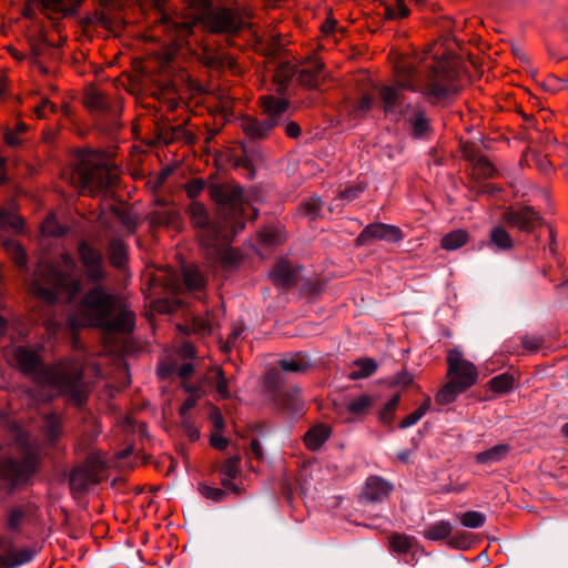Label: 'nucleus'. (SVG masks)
Masks as SVG:
<instances>
[{
	"label": "nucleus",
	"mask_w": 568,
	"mask_h": 568,
	"mask_svg": "<svg viewBox=\"0 0 568 568\" xmlns=\"http://www.w3.org/2000/svg\"><path fill=\"white\" fill-rule=\"evenodd\" d=\"M435 47L429 45L418 62L403 58L395 63L394 84L378 89L379 104L386 116L403 113L404 91L420 93L430 105L449 101L459 93L458 72L449 59L429 55Z\"/></svg>",
	"instance_id": "f257e3e1"
},
{
	"label": "nucleus",
	"mask_w": 568,
	"mask_h": 568,
	"mask_svg": "<svg viewBox=\"0 0 568 568\" xmlns=\"http://www.w3.org/2000/svg\"><path fill=\"white\" fill-rule=\"evenodd\" d=\"M21 373L32 375V381L43 387H50L57 395L64 396L77 406L87 402L88 389L82 381L83 364L74 357H65L54 364L41 366L38 352L16 347L9 358Z\"/></svg>",
	"instance_id": "f03ea898"
},
{
	"label": "nucleus",
	"mask_w": 568,
	"mask_h": 568,
	"mask_svg": "<svg viewBox=\"0 0 568 568\" xmlns=\"http://www.w3.org/2000/svg\"><path fill=\"white\" fill-rule=\"evenodd\" d=\"M197 23L213 33H233L241 28L242 19L232 8H212V0H183L181 12L161 13L153 28L178 45Z\"/></svg>",
	"instance_id": "7ed1b4c3"
},
{
	"label": "nucleus",
	"mask_w": 568,
	"mask_h": 568,
	"mask_svg": "<svg viewBox=\"0 0 568 568\" xmlns=\"http://www.w3.org/2000/svg\"><path fill=\"white\" fill-rule=\"evenodd\" d=\"M135 313L101 284L88 290L69 316L70 325L95 327L105 333L130 334L135 327Z\"/></svg>",
	"instance_id": "20e7f679"
},
{
	"label": "nucleus",
	"mask_w": 568,
	"mask_h": 568,
	"mask_svg": "<svg viewBox=\"0 0 568 568\" xmlns=\"http://www.w3.org/2000/svg\"><path fill=\"white\" fill-rule=\"evenodd\" d=\"M61 265L40 261L37 265L31 283L33 296L52 305L61 292L68 294V302H72L80 293L81 281L73 276L77 264L69 253H62Z\"/></svg>",
	"instance_id": "39448f33"
},
{
	"label": "nucleus",
	"mask_w": 568,
	"mask_h": 568,
	"mask_svg": "<svg viewBox=\"0 0 568 568\" xmlns=\"http://www.w3.org/2000/svg\"><path fill=\"white\" fill-rule=\"evenodd\" d=\"M119 174L92 156L83 158L70 176V182L81 194L94 196L103 190L114 186Z\"/></svg>",
	"instance_id": "423d86ee"
},
{
	"label": "nucleus",
	"mask_w": 568,
	"mask_h": 568,
	"mask_svg": "<svg viewBox=\"0 0 568 568\" xmlns=\"http://www.w3.org/2000/svg\"><path fill=\"white\" fill-rule=\"evenodd\" d=\"M191 226L195 230L199 243L204 247L216 246L219 241L226 243L229 230L219 221L211 220L206 206L199 201H192L185 209Z\"/></svg>",
	"instance_id": "0eeeda50"
},
{
	"label": "nucleus",
	"mask_w": 568,
	"mask_h": 568,
	"mask_svg": "<svg viewBox=\"0 0 568 568\" xmlns=\"http://www.w3.org/2000/svg\"><path fill=\"white\" fill-rule=\"evenodd\" d=\"M447 376L459 386V390H467L476 384L478 372L476 366L463 358L460 352L450 351L447 355Z\"/></svg>",
	"instance_id": "6e6552de"
},
{
	"label": "nucleus",
	"mask_w": 568,
	"mask_h": 568,
	"mask_svg": "<svg viewBox=\"0 0 568 568\" xmlns=\"http://www.w3.org/2000/svg\"><path fill=\"white\" fill-rule=\"evenodd\" d=\"M78 255L85 271V276L91 283L101 284L106 280L108 272L104 266V257L99 248L81 241L78 245Z\"/></svg>",
	"instance_id": "1a4fd4ad"
},
{
	"label": "nucleus",
	"mask_w": 568,
	"mask_h": 568,
	"mask_svg": "<svg viewBox=\"0 0 568 568\" xmlns=\"http://www.w3.org/2000/svg\"><path fill=\"white\" fill-rule=\"evenodd\" d=\"M38 457L34 453H28L20 462L7 459L0 463V477L10 486L26 483L37 470Z\"/></svg>",
	"instance_id": "9d476101"
},
{
	"label": "nucleus",
	"mask_w": 568,
	"mask_h": 568,
	"mask_svg": "<svg viewBox=\"0 0 568 568\" xmlns=\"http://www.w3.org/2000/svg\"><path fill=\"white\" fill-rule=\"evenodd\" d=\"M83 104L90 112L103 115H116L122 110V101L118 94L102 91L93 85L85 89Z\"/></svg>",
	"instance_id": "9b49d317"
},
{
	"label": "nucleus",
	"mask_w": 568,
	"mask_h": 568,
	"mask_svg": "<svg viewBox=\"0 0 568 568\" xmlns=\"http://www.w3.org/2000/svg\"><path fill=\"white\" fill-rule=\"evenodd\" d=\"M209 196L217 205L229 207L234 214L243 211V189L234 183H212Z\"/></svg>",
	"instance_id": "f8f14e48"
},
{
	"label": "nucleus",
	"mask_w": 568,
	"mask_h": 568,
	"mask_svg": "<svg viewBox=\"0 0 568 568\" xmlns=\"http://www.w3.org/2000/svg\"><path fill=\"white\" fill-rule=\"evenodd\" d=\"M102 470L103 465L98 457H88L81 466L72 470L69 480L71 489L81 493L98 484Z\"/></svg>",
	"instance_id": "ddd939ff"
},
{
	"label": "nucleus",
	"mask_w": 568,
	"mask_h": 568,
	"mask_svg": "<svg viewBox=\"0 0 568 568\" xmlns=\"http://www.w3.org/2000/svg\"><path fill=\"white\" fill-rule=\"evenodd\" d=\"M404 235L398 226L385 223H371L365 226L355 240L357 246L365 245L372 241L400 242Z\"/></svg>",
	"instance_id": "4468645a"
},
{
	"label": "nucleus",
	"mask_w": 568,
	"mask_h": 568,
	"mask_svg": "<svg viewBox=\"0 0 568 568\" xmlns=\"http://www.w3.org/2000/svg\"><path fill=\"white\" fill-rule=\"evenodd\" d=\"M301 270V266L294 265L287 258L282 257L268 273V278L274 286L288 290L298 284Z\"/></svg>",
	"instance_id": "2eb2a0df"
},
{
	"label": "nucleus",
	"mask_w": 568,
	"mask_h": 568,
	"mask_svg": "<svg viewBox=\"0 0 568 568\" xmlns=\"http://www.w3.org/2000/svg\"><path fill=\"white\" fill-rule=\"evenodd\" d=\"M504 220L513 227L529 232L539 223L540 217L532 207L524 206L509 210L505 213Z\"/></svg>",
	"instance_id": "dca6fc26"
},
{
	"label": "nucleus",
	"mask_w": 568,
	"mask_h": 568,
	"mask_svg": "<svg viewBox=\"0 0 568 568\" xmlns=\"http://www.w3.org/2000/svg\"><path fill=\"white\" fill-rule=\"evenodd\" d=\"M40 11L49 19H61L74 14L83 0H38Z\"/></svg>",
	"instance_id": "f3484780"
},
{
	"label": "nucleus",
	"mask_w": 568,
	"mask_h": 568,
	"mask_svg": "<svg viewBox=\"0 0 568 568\" xmlns=\"http://www.w3.org/2000/svg\"><path fill=\"white\" fill-rule=\"evenodd\" d=\"M244 229V223H236L233 231H229V240L226 243H222L220 240L216 246H211L214 253L217 255L219 260L222 263L223 268L231 270L241 262V254L237 250L230 246V243L233 240V236L236 234L239 230Z\"/></svg>",
	"instance_id": "a211bd4d"
},
{
	"label": "nucleus",
	"mask_w": 568,
	"mask_h": 568,
	"mask_svg": "<svg viewBox=\"0 0 568 568\" xmlns=\"http://www.w3.org/2000/svg\"><path fill=\"white\" fill-rule=\"evenodd\" d=\"M260 106L267 124L272 123V129L277 126L288 108V103L284 99L274 98L265 94L258 99Z\"/></svg>",
	"instance_id": "6ab92c4d"
},
{
	"label": "nucleus",
	"mask_w": 568,
	"mask_h": 568,
	"mask_svg": "<svg viewBox=\"0 0 568 568\" xmlns=\"http://www.w3.org/2000/svg\"><path fill=\"white\" fill-rule=\"evenodd\" d=\"M393 490V485L379 476H369L362 489V498L367 503H382Z\"/></svg>",
	"instance_id": "aec40b11"
},
{
	"label": "nucleus",
	"mask_w": 568,
	"mask_h": 568,
	"mask_svg": "<svg viewBox=\"0 0 568 568\" xmlns=\"http://www.w3.org/2000/svg\"><path fill=\"white\" fill-rule=\"evenodd\" d=\"M12 542L6 537H0V550L6 552L0 556V564L6 566L7 568H14L20 565L29 562L34 552L29 548H22L18 550H11Z\"/></svg>",
	"instance_id": "412c9836"
},
{
	"label": "nucleus",
	"mask_w": 568,
	"mask_h": 568,
	"mask_svg": "<svg viewBox=\"0 0 568 568\" xmlns=\"http://www.w3.org/2000/svg\"><path fill=\"white\" fill-rule=\"evenodd\" d=\"M149 222L153 227L164 226L173 230H180L182 225V217L178 210L162 205L149 214Z\"/></svg>",
	"instance_id": "4be33fe9"
},
{
	"label": "nucleus",
	"mask_w": 568,
	"mask_h": 568,
	"mask_svg": "<svg viewBox=\"0 0 568 568\" xmlns=\"http://www.w3.org/2000/svg\"><path fill=\"white\" fill-rule=\"evenodd\" d=\"M375 404V399L368 394H362L351 399L346 405L348 416L344 419L345 423H353L363 420L371 412Z\"/></svg>",
	"instance_id": "5701e85b"
},
{
	"label": "nucleus",
	"mask_w": 568,
	"mask_h": 568,
	"mask_svg": "<svg viewBox=\"0 0 568 568\" xmlns=\"http://www.w3.org/2000/svg\"><path fill=\"white\" fill-rule=\"evenodd\" d=\"M333 433L329 425L320 423L311 427L303 436L304 446L311 452L320 450Z\"/></svg>",
	"instance_id": "b1692460"
},
{
	"label": "nucleus",
	"mask_w": 568,
	"mask_h": 568,
	"mask_svg": "<svg viewBox=\"0 0 568 568\" xmlns=\"http://www.w3.org/2000/svg\"><path fill=\"white\" fill-rule=\"evenodd\" d=\"M240 126L244 134L250 140H263L268 136L272 129V123L267 124L266 121L258 120L251 115H245L240 119Z\"/></svg>",
	"instance_id": "393cba45"
},
{
	"label": "nucleus",
	"mask_w": 568,
	"mask_h": 568,
	"mask_svg": "<svg viewBox=\"0 0 568 568\" xmlns=\"http://www.w3.org/2000/svg\"><path fill=\"white\" fill-rule=\"evenodd\" d=\"M240 463L241 457L237 455L231 456L223 463L220 468V474L222 475L221 484L223 487L233 490L236 489L233 479L240 474Z\"/></svg>",
	"instance_id": "a878e982"
},
{
	"label": "nucleus",
	"mask_w": 568,
	"mask_h": 568,
	"mask_svg": "<svg viewBox=\"0 0 568 568\" xmlns=\"http://www.w3.org/2000/svg\"><path fill=\"white\" fill-rule=\"evenodd\" d=\"M323 64L313 62L304 65L297 73V81L307 88H315L320 83Z\"/></svg>",
	"instance_id": "bb28decb"
},
{
	"label": "nucleus",
	"mask_w": 568,
	"mask_h": 568,
	"mask_svg": "<svg viewBox=\"0 0 568 568\" xmlns=\"http://www.w3.org/2000/svg\"><path fill=\"white\" fill-rule=\"evenodd\" d=\"M257 239L265 246H278L286 241V233L280 226H265L258 231Z\"/></svg>",
	"instance_id": "cd10ccee"
},
{
	"label": "nucleus",
	"mask_w": 568,
	"mask_h": 568,
	"mask_svg": "<svg viewBox=\"0 0 568 568\" xmlns=\"http://www.w3.org/2000/svg\"><path fill=\"white\" fill-rule=\"evenodd\" d=\"M469 239L470 236L468 231L457 229L442 237L440 247L446 251H455L466 245L469 242Z\"/></svg>",
	"instance_id": "c85d7f7f"
},
{
	"label": "nucleus",
	"mask_w": 568,
	"mask_h": 568,
	"mask_svg": "<svg viewBox=\"0 0 568 568\" xmlns=\"http://www.w3.org/2000/svg\"><path fill=\"white\" fill-rule=\"evenodd\" d=\"M209 384L214 385L221 398L226 399L230 397L229 382L221 367L210 368L206 373Z\"/></svg>",
	"instance_id": "c756f323"
},
{
	"label": "nucleus",
	"mask_w": 568,
	"mask_h": 568,
	"mask_svg": "<svg viewBox=\"0 0 568 568\" xmlns=\"http://www.w3.org/2000/svg\"><path fill=\"white\" fill-rule=\"evenodd\" d=\"M453 526L448 520H439L429 525L424 531L423 536L427 540L438 541L450 536Z\"/></svg>",
	"instance_id": "7c9ffc66"
},
{
	"label": "nucleus",
	"mask_w": 568,
	"mask_h": 568,
	"mask_svg": "<svg viewBox=\"0 0 568 568\" xmlns=\"http://www.w3.org/2000/svg\"><path fill=\"white\" fill-rule=\"evenodd\" d=\"M510 450L509 445L507 444H499L496 445L485 452L478 453L475 457V460L478 464H488V463H496L500 462L503 458H505Z\"/></svg>",
	"instance_id": "2f4dec72"
},
{
	"label": "nucleus",
	"mask_w": 568,
	"mask_h": 568,
	"mask_svg": "<svg viewBox=\"0 0 568 568\" xmlns=\"http://www.w3.org/2000/svg\"><path fill=\"white\" fill-rule=\"evenodd\" d=\"M108 255L110 263L116 267H122L126 262V248L124 243L119 239H113L108 245Z\"/></svg>",
	"instance_id": "473e14b6"
},
{
	"label": "nucleus",
	"mask_w": 568,
	"mask_h": 568,
	"mask_svg": "<svg viewBox=\"0 0 568 568\" xmlns=\"http://www.w3.org/2000/svg\"><path fill=\"white\" fill-rule=\"evenodd\" d=\"M412 135L416 139L424 138L432 130L429 119L424 110H418L409 120Z\"/></svg>",
	"instance_id": "72a5a7b5"
},
{
	"label": "nucleus",
	"mask_w": 568,
	"mask_h": 568,
	"mask_svg": "<svg viewBox=\"0 0 568 568\" xmlns=\"http://www.w3.org/2000/svg\"><path fill=\"white\" fill-rule=\"evenodd\" d=\"M44 434L50 443H55L62 435L61 416L52 413L44 417Z\"/></svg>",
	"instance_id": "f704fd0d"
},
{
	"label": "nucleus",
	"mask_w": 568,
	"mask_h": 568,
	"mask_svg": "<svg viewBox=\"0 0 568 568\" xmlns=\"http://www.w3.org/2000/svg\"><path fill=\"white\" fill-rule=\"evenodd\" d=\"M183 280L190 291H200L205 285V280L196 266L183 268Z\"/></svg>",
	"instance_id": "c9c22d12"
},
{
	"label": "nucleus",
	"mask_w": 568,
	"mask_h": 568,
	"mask_svg": "<svg viewBox=\"0 0 568 568\" xmlns=\"http://www.w3.org/2000/svg\"><path fill=\"white\" fill-rule=\"evenodd\" d=\"M515 384V378L509 373H503L488 382L489 389L497 394L509 393Z\"/></svg>",
	"instance_id": "e433bc0d"
},
{
	"label": "nucleus",
	"mask_w": 568,
	"mask_h": 568,
	"mask_svg": "<svg viewBox=\"0 0 568 568\" xmlns=\"http://www.w3.org/2000/svg\"><path fill=\"white\" fill-rule=\"evenodd\" d=\"M23 227V220L16 212L0 209V230L12 229L20 232Z\"/></svg>",
	"instance_id": "4c0bfd02"
},
{
	"label": "nucleus",
	"mask_w": 568,
	"mask_h": 568,
	"mask_svg": "<svg viewBox=\"0 0 568 568\" xmlns=\"http://www.w3.org/2000/svg\"><path fill=\"white\" fill-rule=\"evenodd\" d=\"M463 392L464 390H459L458 385H456L449 379V382L446 385H444L435 395V402L438 405L450 404L456 399V396Z\"/></svg>",
	"instance_id": "58836bf2"
},
{
	"label": "nucleus",
	"mask_w": 568,
	"mask_h": 568,
	"mask_svg": "<svg viewBox=\"0 0 568 568\" xmlns=\"http://www.w3.org/2000/svg\"><path fill=\"white\" fill-rule=\"evenodd\" d=\"M400 400V395L395 394L385 405L382 407V409L378 413V419L384 425H392L395 418V413L398 407Z\"/></svg>",
	"instance_id": "ea45409f"
},
{
	"label": "nucleus",
	"mask_w": 568,
	"mask_h": 568,
	"mask_svg": "<svg viewBox=\"0 0 568 568\" xmlns=\"http://www.w3.org/2000/svg\"><path fill=\"white\" fill-rule=\"evenodd\" d=\"M430 397H426L425 400L414 412L406 415L399 423V428H408L415 425L430 408Z\"/></svg>",
	"instance_id": "a19ab883"
},
{
	"label": "nucleus",
	"mask_w": 568,
	"mask_h": 568,
	"mask_svg": "<svg viewBox=\"0 0 568 568\" xmlns=\"http://www.w3.org/2000/svg\"><path fill=\"white\" fill-rule=\"evenodd\" d=\"M278 366L284 372L291 373H304L308 369L310 364L304 359L301 354H296L294 357L288 359H281Z\"/></svg>",
	"instance_id": "79ce46f5"
},
{
	"label": "nucleus",
	"mask_w": 568,
	"mask_h": 568,
	"mask_svg": "<svg viewBox=\"0 0 568 568\" xmlns=\"http://www.w3.org/2000/svg\"><path fill=\"white\" fill-rule=\"evenodd\" d=\"M489 237L490 242L500 250H510L513 247L511 236L500 226L494 227Z\"/></svg>",
	"instance_id": "37998d69"
},
{
	"label": "nucleus",
	"mask_w": 568,
	"mask_h": 568,
	"mask_svg": "<svg viewBox=\"0 0 568 568\" xmlns=\"http://www.w3.org/2000/svg\"><path fill=\"white\" fill-rule=\"evenodd\" d=\"M473 170L479 178L491 179L496 175V169L486 156H479L474 161Z\"/></svg>",
	"instance_id": "c03bdc74"
},
{
	"label": "nucleus",
	"mask_w": 568,
	"mask_h": 568,
	"mask_svg": "<svg viewBox=\"0 0 568 568\" xmlns=\"http://www.w3.org/2000/svg\"><path fill=\"white\" fill-rule=\"evenodd\" d=\"M459 523L467 528H479L486 521V516L476 510H469L457 516Z\"/></svg>",
	"instance_id": "a18cd8bd"
},
{
	"label": "nucleus",
	"mask_w": 568,
	"mask_h": 568,
	"mask_svg": "<svg viewBox=\"0 0 568 568\" xmlns=\"http://www.w3.org/2000/svg\"><path fill=\"white\" fill-rule=\"evenodd\" d=\"M355 365L359 368L356 372H353L351 377L353 379L366 378L373 375L377 369V364L372 358H363L355 362Z\"/></svg>",
	"instance_id": "49530a36"
},
{
	"label": "nucleus",
	"mask_w": 568,
	"mask_h": 568,
	"mask_svg": "<svg viewBox=\"0 0 568 568\" xmlns=\"http://www.w3.org/2000/svg\"><path fill=\"white\" fill-rule=\"evenodd\" d=\"M413 546L410 537L402 534H394L389 539V549L397 554H407Z\"/></svg>",
	"instance_id": "de8ad7c7"
},
{
	"label": "nucleus",
	"mask_w": 568,
	"mask_h": 568,
	"mask_svg": "<svg viewBox=\"0 0 568 568\" xmlns=\"http://www.w3.org/2000/svg\"><path fill=\"white\" fill-rule=\"evenodd\" d=\"M4 248L18 266L24 267L27 265V253L19 243L13 241L6 242Z\"/></svg>",
	"instance_id": "09e8293b"
},
{
	"label": "nucleus",
	"mask_w": 568,
	"mask_h": 568,
	"mask_svg": "<svg viewBox=\"0 0 568 568\" xmlns=\"http://www.w3.org/2000/svg\"><path fill=\"white\" fill-rule=\"evenodd\" d=\"M27 131V124L23 122H18L13 129H9L4 132L3 139L8 145L17 146L22 142L21 136Z\"/></svg>",
	"instance_id": "8fccbe9b"
},
{
	"label": "nucleus",
	"mask_w": 568,
	"mask_h": 568,
	"mask_svg": "<svg viewBox=\"0 0 568 568\" xmlns=\"http://www.w3.org/2000/svg\"><path fill=\"white\" fill-rule=\"evenodd\" d=\"M322 209V201L318 197H311L306 201H303L298 207V211L302 215L307 216L312 220H315L320 214Z\"/></svg>",
	"instance_id": "3c124183"
},
{
	"label": "nucleus",
	"mask_w": 568,
	"mask_h": 568,
	"mask_svg": "<svg viewBox=\"0 0 568 568\" xmlns=\"http://www.w3.org/2000/svg\"><path fill=\"white\" fill-rule=\"evenodd\" d=\"M41 232L45 236H62L65 229L58 223L54 215H49L41 224Z\"/></svg>",
	"instance_id": "603ef678"
},
{
	"label": "nucleus",
	"mask_w": 568,
	"mask_h": 568,
	"mask_svg": "<svg viewBox=\"0 0 568 568\" xmlns=\"http://www.w3.org/2000/svg\"><path fill=\"white\" fill-rule=\"evenodd\" d=\"M292 78V70L287 65L278 67L273 74V82L277 85V91L283 92L286 90L288 82Z\"/></svg>",
	"instance_id": "864d4df0"
},
{
	"label": "nucleus",
	"mask_w": 568,
	"mask_h": 568,
	"mask_svg": "<svg viewBox=\"0 0 568 568\" xmlns=\"http://www.w3.org/2000/svg\"><path fill=\"white\" fill-rule=\"evenodd\" d=\"M206 183L202 178H195L183 185V190L190 200L195 201L205 190Z\"/></svg>",
	"instance_id": "5fc2aeb1"
},
{
	"label": "nucleus",
	"mask_w": 568,
	"mask_h": 568,
	"mask_svg": "<svg viewBox=\"0 0 568 568\" xmlns=\"http://www.w3.org/2000/svg\"><path fill=\"white\" fill-rule=\"evenodd\" d=\"M405 1L406 0H397L394 6L386 7L385 17L389 20L407 18L410 11Z\"/></svg>",
	"instance_id": "6e6d98bb"
},
{
	"label": "nucleus",
	"mask_w": 568,
	"mask_h": 568,
	"mask_svg": "<svg viewBox=\"0 0 568 568\" xmlns=\"http://www.w3.org/2000/svg\"><path fill=\"white\" fill-rule=\"evenodd\" d=\"M374 104V100L369 94H364L356 102V104L352 109V114L354 118H363L366 113H368Z\"/></svg>",
	"instance_id": "4d7b16f0"
},
{
	"label": "nucleus",
	"mask_w": 568,
	"mask_h": 568,
	"mask_svg": "<svg viewBox=\"0 0 568 568\" xmlns=\"http://www.w3.org/2000/svg\"><path fill=\"white\" fill-rule=\"evenodd\" d=\"M183 387H184L185 392L190 393L191 395L183 402L182 406L180 407L179 413L182 418H184L185 415L187 414V412L196 405L197 397H199L196 395L197 388L195 386L184 384Z\"/></svg>",
	"instance_id": "13d9d810"
},
{
	"label": "nucleus",
	"mask_w": 568,
	"mask_h": 568,
	"mask_svg": "<svg viewBox=\"0 0 568 568\" xmlns=\"http://www.w3.org/2000/svg\"><path fill=\"white\" fill-rule=\"evenodd\" d=\"M82 24L84 27L90 24H99L103 28H111V20L103 11H95L92 16L85 17L82 19Z\"/></svg>",
	"instance_id": "bf43d9fd"
},
{
	"label": "nucleus",
	"mask_w": 568,
	"mask_h": 568,
	"mask_svg": "<svg viewBox=\"0 0 568 568\" xmlns=\"http://www.w3.org/2000/svg\"><path fill=\"white\" fill-rule=\"evenodd\" d=\"M366 189L364 183L348 185L338 193L341 200L353 201L359 196Z\"/></svg>",
	"instance_id": "052dcab7"
},
{
	"label": "nucleus",
	"mask_w": 568,
	"mask_h": 568,
	"mask_svg": "<svg viewBox=\"0 0 568 568\" xmlns=\"http://www.w3.org/2000/svg\"><path fill=\"white\" fill-rule=\"evenodd\" d=\"M199 493L206 499L220 501L225 497V491L221 488L211 487L207 485H199Z\"/></svg>",
	"instance_id": "680f3d73"
},
{
	"label": "nucleus",
	"mask_w": 568,
	"mask_h": 568,
	"mask_svg": "<svg viewBox=\"0 0 568 568\" xmlns=\"http://www.w3.org/2000/svg\"><path fill=\"white\" fill-rule=\"evenodd\" d=\"M521 345L526 351L530 353H536L544 345V339L541 337L534 335H525L521 338Z\"/></svg>",
	"instance_id": "e2e57ef3"
},
{
	"label": "nucleus",
	"mask_w": 568,
	"mask_h": 568,
	"mask_svg": "<svg viewBox=\"0 0 568 568\" xmlns=\"http://www.w3.org/2000/svg\"><path fill=\"white\" fill-rule=\"evenodd\" d=\"M210 420L213 425L212 433L224 432L225 423L221 410L217 407H212L210 413Z\"/></svg>",
	"instance_id": "0e129e2a"
},
{
	"label": "nucleus",
	"mask_w": 568,
	"mask_h": 568,
	"mask_svg": "<svg viewBox=\"0 0 568 568\" xmlns=\"http://www.w3.org/2000/svg\"><path fill=\"white\" fill-rule=\"evenodd\" d=\"M57 106L49 99H43L40 104L34 108V113L39 119L44 118L49 112L54 113Z\"/></svg>",
	"instance_id": "69168bd1"
},
{
	"label": "nucleus",
	"mask_w": 568,
	"mask_h": 568,
	"mask_svg": "<svg viewBox=\"0 0 568 568\" xmlns=\"http://www.w3.org/2000/svg\"><path fill=\"white\" fill-rule=\"evenodd\" d=\"M223 432L211 433L210 445L217 450H225L229 446V440L222 435Z\"/></svg>",
	"instance_id": "338daca9"
},
{
	"label": "nucleus",
	"mask_w": 568,
	"mask_h": 568,
	"mask_svg": "<svg viewBox=\"0 0 568 568\" xmlns=\"http://www.w3.org/2000/svg\"><path fill=\"white\" fill-rule=\"evenodd\" d=\"M192 328L197 334H209L211 332L210 323L201 317H196L193 320Z\"/></svg>",
	"instance_id": "774afa93"
}]
</instances>
